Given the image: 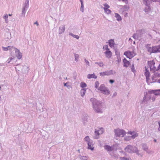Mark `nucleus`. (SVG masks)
<instances>
[{"instance_id":"4c0bfd02","label":"nucleus","mask_w":160,"mask_h":160,"mask_svg":"<svg viewBox=\"0 0 160 160\" xmlns=\"http://www.w3.org/2000/svg\"><path fill=\"white\" fill-rule=\"evenodd\" d=\"M3 18L5 19V22L6 23H7L8 22V14H6L5 16L3 17Z\"/></svg>"},{"instance_id":"7ed1b4c3","label":"nucleus","mask_w":160,"mask_h":160,"mask_svg":"<svg viewBox=\"0 0 160 160\" xmlns=\"http://www.w3.org/2000/svg\"><path fill=\"white\" fill-rule=\"evenodd\" d=\"M114 132L115 134V136L116 137H123L126 134L125 130L119 128L114 129Z\"/></svg>"},{"instance_id":"ea45409f","label":"nucleus","mask_w":160,"mask_h":160,"mask_svg":"<svg viewBox=\"0 0 160 160\" xmlns=\"http://www.w3.org/2000/svg\"><path fill=\"white\" fill-rule=\"evenodd\" d=\"M120 159L121 160H132V159L129 158H126L125 157H120Z\"/></svg>"},{"instance_id":"9b49d317","label":"nucleus","mask_w":160,"mask_h":160,"mask_svg":"<svg viewBox=\"0 0 160 160\" xmlns=\"http://www.w3.org/2000/svg\"><path fill=\"white\" fill-rule=\"evenodd\" d=\"M116 73L115 71L113 70H107L104 72H101L100 73L101 76H110L113 75Z\"/></svg>"},{"instance_id":"aec40b11","label":"nucleus","mask_w":160,"mask_h":160,"mask_svg":"<svg viewBox=\"0 0 160 160\" xmlns=\"http://www.w3.org/2000/svg\"><path fill=\"white\" fill-rule=\"evenodd\" d=\"M29 0H26L25 2L23 3L22 6V8L28 9L29 7Z\"/></svg>"},{"instance_id":"603ef678","label":"nucleus","mask_w":160,"mask_h":160,"mask_svg":"<svg viewBox=\"0 0 160 160\" xmlns=\"http://www.w3.org/2000/svg\"><path fill=\"white\" fill-rule=\"evenodd\" d=\"M19 68H21L22 66L18 65H17L16 67H15L16 70L20 71V70L19 69Z\"/></svg>"},{"instance_id":"8fccbe9b","label":"nucleus","mask_w":160,"mask_h":160,"mask_svg":"<svg viewBox=\"0 0 160 160\" xmlns=\"http://www.w3.org/2000/svg\"><path fill=\"white\" fill-rule=\"evenodd\" d=\"M121 61V58L120 56H117V60L116 61L118 63H119Z\"/></svg>"},{"instance_id":"680f3d73","label":"nucleus","mask_w":160,"mask_h":160,"mask_svg":"<svg viewBox=\"0 0 160 160\" xmlns=\"http://www.w3.org/2000/svg\"><path fill=\"white\" fill-rule=\"evenodd\" d=\"M155 90H152L151 91H149V92L150 93L152 94L153 93L154 94Z\"/></svg>"},{"instance_id":"58836bf2","label":"nucleus","mask_w":160,"mask_h":160,"mask_svg":"<svg viewBox=\"0 0 160 160\" xmlns=\"http://www.w3.org/2000/svg\"><path fill=\"white\" fill-rule=\"evenodd\" d=\"M138 134L137 133H135L133 134L131 136V138L134 139L135 138L138 137Z\"/></svg>"},{"instance_id":"864d4df0","label":"nucleus","mask_w":160,"mask_h":160,"mask_svg":"<svg viewBox=\"0 0 160 160\" xmlns=\"http://www.w3.org/2000/svg\"><path fill=\"white\" fill-rule=\"evenodd\" d=\"M85 62L86 63V65L87 66H90V64L89 62H88V61L86 59H84Z\"/></svg>"},{"instance_id":"c9c22d12","label":"nucleus","mask_w":160,"mask_h":160,"mask_svg":"<svg viewBox=\"0 0 160 160\" xmlns=\"http://www.w3.org/2000/svg\"><path fill=\"white\" fill-rule=\"evenodd\" d=\"M8 47H10L9 48H8L9 50L15 51L17 49V48L13 47L12 46H8Z\"/></svg>"},{"instance_id":"2eb2a0df","label":"nucleus","mask_w":160,"mask_h":160,"mask_svg":"<svg viewBox=\"0 0 160 160\" xmlns=\"http://www.w3.org/2000/svg\"><path fill=\"white\" fill-rule=\"evenodd\" d=\"M65 30V26L63 25L59 27L58 30V33L59 34H61L63 33Z\"/></svg>"},{"instance_id":"423d86ee","label":"nucleus","mask_w":160,"mask_h":160,"mask_svg":"<svg viewBox=\"0 0 160 160\" xmlns=\"http://www.w3.org/2000/svg\"><path fill=\"white\" fill-rule=\"evenodd\" d=\"M153 73V74L152 77V83L156 82V80L160 78V70H157Z\"/></svg>"},{"instance_id":"f8f14e48","label":"nucleus","mask_w":160,"mask_h":160,"mask_svg":"<svg viewBox=\"0 0 160 160\" xmlns=\"http://www.w3.org/2000/svg\"><path fill=\"white\" fill-rule=\"evenodd\" d=\"M156 98V97L154 95H148L147 96H145L143 97V100L142 102L145 103V101H147L150 100V99L152 100V101H155Z\"/></svg>"},{"instance_id":"4468645a","label":"nucleus","mask_w":160,"mask_h":160,"mask_svg":"<svg viewBox=\"0 0 160 160\" xmlns=\"http://www.w3.org/2000/svg\"><path fill=\"white\" fill-rule=\"evenodd\" d=\"M15 52L17 58L19 59H21L22 57V55L19 50L17 49Z\"/></svg>"},{"instance_id":"3c124183","label":"nucleus","mask_w":160,"mask_h":160,"mask_svg":"<svg viewBox=\"0 0 160 160\" xmlns=\"http://www.w3.org/2000/svg\"><path fill=\"white\" fill-rule=\"evenodd\" d=\"M115 53L116 55H117V56H120L119 52L118 50L116 49L115 50Z\"/></svg>"},{"instance_id":"cd10ccee","label":"nucleus","mask_w":160,"mask_h":160,"mask_svg":"<svg viewBox=\"0 0 160 160\" xmlns=\"http://www.w3.org/2000/svg\"><path fill=\"white\" fill-rule=\"evenodd\" d=\"M142 148L144 150L146 151L148 150V148L146 144L143 143L142 144Z\"/></svg>"},{"instance_id":"72a5a7b5","label":"nucleus","mask_w":160,"mask_h":160,"mask_svg":"<svg viewBox=\"0 0 160 160\" xmlns=\"http://www.w3.org/2000/svg\"><path fill=\"white\" fill-rule=\"evenodd\" d=\"M95 64H98L100 67H102L104 66V64L102 62H96Z\"/></svg>"},{"instance_id":"412c9836","label":"nucleus","mask_w":160,"mask_h":160,"mask_svg":"<svg viewBox=\"0 0 160 160\" xmlns=\"http://www.w3.org/2000/svg\"><path fill=\"white\" fill-rule=\"evenodd\" d=\"M110 47L111 48L113 47L115 45L114 39H111L108 41Z\"/></svg>"},{"instance_id":"6e6d98bb","label":"nucleus","mask_w":160,"mask_h":160,"mask_svg":"<svg viewBox=\"0 0 160 160\" xmlns=\"http://www.w3.org/2000/svg\"><path fill=\"white\" fill-rule=\"evenodd\" d=\"M132 37L135 39H138V38L137 36V34L134 33L132 36Z\"/></svg>"},{"instance_id":"bf43d9fd","label":"nucleus","mask_w":160,"mask_h":160,"mask_svg":"<svg viewBox=\"0 0 160 160\" xmlns=\"http://www.w3.org/2000/svg\"><path fill=\"white\" fill-rule=\"evenodd\" d=\"M119 1H122V2H125L126 4L128 3V0H118Z\"/></svg>"},{"instance_id":"052dcab7","label":"nucleus","mask_w":160,"mask_h":160,"mask_svg":"<svg viewBox=\"0 0 160 160\" xmlns=\"http://www.w3.org/2000/svg\"><path fill=\"white\" fill-rule=\"evenodd\" d=\"M68 83H69V82H67L66 83H64V86H66L67 87H68L69 86V85H67V84H68Z\"/></svg>"},{"instance_id":"a878e982","label":"nucleus","mask_w":160,"mask_h":160,"mask_svg":"<svg viewBox=\"0 0 160 160\" xmlns=\"http://www.w3.org/2000/svg\"><path fill=\"white\" fill-rule=\"evenodd\" d=\"M150 8L149 6H146L144 11L147 13H148L150 11Z\"/></svg>"},{"instance_id":"dca6fc26","label":"nucleus","mask_w":160,"mask_h":160,"mask_svg":"<svg viewBox=\"0 0 160 160\" xmlns=\"http://www.w3.org/2000/svg\"><path fill=\"white\" fill-rule=\"evenodd\" d=\"M22 71L23 73H27L28 72V69L26 66H23L22 65Z\"/></svg>"},{"instance_id":"1a4fd4ad","label":"nucleus","mask_w":160,"mask_h":160,"mask_svg":"<svg viewBox=\"0 0 160 160\" xmlns=\"http://www.w3.org/2000/svg\"><path fill=\"white\" fill-rule=\"evenodd\" d=\"M118 146L117 144L113 145L112 146H110L108 145H106L104 146L105 150L108 152H111L113 151H116L117 148V146Z\"/></svg>"},{"instance_id":"e2e57ef3","label":"nucleus","mask_w":160,"mask_h":160,"mask_svg":"<svg viewBox=\"0 0 160 160\" xmlns=\"http://www.w3.org/2000/svg\"><path fill=\"white\" fill-rule=\"evenodd\" d=\"M124 8H125V11L127 10L128 9V7L127 6H123Z\"/></svg>"},{"instance_id":"4be33fe9","label":"nucleus","mask_w":160,"mask_h":160,"mask_svg":"<svg viewBox=\"0 0 160 160\" xmlns=\"http://www.w3.org/2000/svg\"><path fill=\"white\" fill-rule=\"evenodd\" d=\"M86 88H82V89L80 91V93L81 96L83 97L86 93Z\"/></svg>"},{"instance_id":"bb28decb","label":"nucleus","mask_w":160,"mask_h":160,"mask_svg":"<svg viewBox=\"0 0 160 160\" xmlns=\"http://www.w3.org/2000/svg\"><path fill=\"white\" fill-rule=\"evenodd\" d=\"M28 9H26L24 8H22V13H21V16L22 17H24L25 16V13Z\"/></svg>"},{"instance_id":"f3484780","label":"nucleus","mask_w":160,"mask_h":160,"mask_svg":"<svg viewBox=\"0 0 160 160\" xmlns=\"http://www.w3.org/2000/svg\"><path fill=\"white\" fill-rule=\"evenodd\" d=\"M104 53L106 55V57L109 58H110L112 56V53L109 50L104 52Z\"/></svg>"},{"instance_id":"c85d7f7f","label":"nucleus","mask_w":160,"mask_h":160,"mask_svg":"<svg viewBox=\"0 0 160 160\" xmlns=\"http://www.w3.org/2000/svg\"><path fill=\"white\" fill-rule=\"evenodd\" d=\"M159 52L158 49L157 47L156 46H155L152 47V53H156L157 52Z\"/></svg>"},{"instance_id":"37998d69","label":"nucleus","mask_w":160,"mask_h":160,"mask_svg":"<svg viewBox=\"0 0 160 160\" xmlns=\"http://www.w3.org/2000/svg\"><path fill=\"white\" fill-rule=\"evenodd\" d=\"M99 82L98 81H97L95 82V87L96 88H98L99 85Z\"/></svg>"},{"instance_id":"a211bd4d","label":"nucleus","mask_w":160,"mask_h":160,"mask_svg":"<svg viewBox=\"0 0 160 160\" xmlns=\"http://www.w3.org/2000/svg\"><path fill=\"white\" fill-rule=\"evenodd\" d=\"M123 62L124 63L123 67H124L127 68L130 64L129 61L127 60L125 58L123 60Z\"/></svg>"},{"instance_id":"a18cd8bd","label":"nucleus","mask_w":160,"mask_h":160,"mask_svg":"<svg viewBox=\"0 0 160 160\" xmlns=\"http://www.w3.org/2000/svg\"><path fill=\"white\" fill-rule=\"evenodd\" d=\"M75 56V60L76 61H78V58H79V55L77 54H74Z\"/></svg>"},{"instance_id":"49530a36","label":"nucleus","mask_w":160,"mask_h":160,"mask_svg":"<svg viewBox=\"0 0 160 160\" xmlns=\"http://www.w3.org/2000/svg\"><path fill=\"white\" fill-rule=\"evenodd\" d=\"M104 10L105 11V12L107 14H109L111 12V11L110 10L108 9Z\"/></svg>"},{"instance_id":"2f4dec72","label":"nucleus","mask_w":160,"mask_h":160,"mask_svg":"<svg viewBox=\"0 0 160 160\" xmlns=\"http://www.w3.org/2000/svg\"><path fill=\"white\" fill-rule=\"evenodd\" d=\"M146 48L148 51L150 53L152 52V47L151 48L148 46H146Z\"/></svg>"},{"instance_id":"4d7b16f0","label":"nucleus","mask_w":160,"mask_h":160,"mask_svg":"<svg viewBox=\"0 0 160 160\" xmlns=\"http://www.w3.org/2000/svg\"><path fill=\"white\" fill-rule=\"evenodd\" d=\"M10 47H6V48L4 47H2L3 50L5 51L8 50V48H9Z\"/></svg>"},{"instance_id":"473e14b6","label":"nucleus","mask_w":160,"mask_h":160,"mask_svg":"<svg viewBox=\"0 0 160 160\" xmlns=\"http://www.w3.org/2000/svg\"><path fill=\"white\" fill-rule=\"evenodd\" d=\"M135 33L136 34H137V36L139 39V38L141 37V32L140 31H137Z\"/></svg>"},{"instance_id":"a19ab883","label":"nucleus","mask_w":160,"mask_h":160,"mask_svg":"<svg viewBox=\"0 0 160 160\" xmlns=\"http://www.w3.org/2000/svg\"><path fill=\"white\" fill-rule=\"evenodd\" d=\"M103 5L104 6V7L103 8L104 10L108 9L110 8L109 6L106 3L104 4Z\"/></svg>"},{"instance_id":"6ab92c4d","label":"nucleus","mask_w":160,"mask_h":160,"mask_svg":"<svg viewBox=\"0 0 160 160\" xmlns=\"http://www.w3.org/2000/svg\"><path fill=\"white\" fill-rule=\"evenodd\" d=\"M110 155L113 158L115 159H118L119 157V155L114 153L113 152H110Z\"/></svg>"},{"instance_id":"393cba45","label":"nucleus","mask_w":160,"mask_h":160,"mask_svg":"<svg viewBox=\"0 0 160 160\" xmlns=\"http://www.w3.org/2000/svg\"><path fill=\"white\" fill-rule=\"evenodd\" d=\"M115 17L117 18V20L118 21L122 20V18L120 15L117 13H115Z\"/></svg>"},{"instance_id":"e433bc0d","label":"nucleus","mask_w":160,"mask_h":160,"mask_svg":"<svg viewBox=\"0 0 160 160\" xmlns=\"http://www.w3.org/2000/svg\"><path fill=\"white\" fill-rule=\"evenodd\" d=\"M154 95H157L160 94V89L155 90Z\"/></svg>"},{"instance_id":"09e8293b","label":"nucleus","mask_w":160,"mask_h":160,"mask_svg":"<svg viewBox=\"0 0 160 160\" xmlns=\"http://www.w3.org/2000/svg\"><path fill=\"white\" fill-rule=\"evenodd\" d=\"M14 59V58L11 57L8 59L7 60V62L8 63H9L11 61Z\"/></svg>"},{"instance_id":"774afa93","label":"nucleus","mask_w":160,"mask_h":160,"mask_svg":"<svg viewBox=\"0 0 160 160\" xmlns=\"http://www.w3.org/2000/svg\"><path fill=\"white\" fill-rule=\"evenodd\" d=\"M156 82H158L159 83H160V78L159 79H158L157 80H156Z\"/></svg>"},{"instance_id":"13d9d810","label":"nucleus","mask_w":160,"mask_h":160,"mask_svg":"<svg viewBox=\"0 0 160 160\" xmlns=\"http://www.w3.org/2000/svg\"><path fill=\"white\" fill-rule=\"evenodd\" d=\"M135 133V132L134 131L131 132V131H129L128 132V134H130V135H132Z\"/></svg>"},{"instance_id":"c756f323","label":"nucleus","mask_w":160,"mask_h":160,"mask_svg":"<svg viewBox=\"0 0 160 160\" xmlns=\"http://www.w3.org/2000/svg\"><path fill=\"white\" fill-rule=\"evenodd\" d=\"M79 158L81 160H89L87 157L80 155Z\"/></svg>"},{"instance_id":"39448f33","label":"nucleus","mask_w":160,"mask_h":160,"mask_svg":"<svg viewBox=\"0 0 160 160\" xmlns=\"http://www.w3.org/2000/svg\"><path fill=\"white\" fill-rule=\"evenodd\" d=\"M148 64L151 71L152 72L158 70L157 67L156 68L157 65L153 60L148 61Z\"/></svg>"},{"instance_id":"20e7f679","label":"nucleus","mask_w":160,"mask_h":160,"mask_svg":"<svg viewBox=\"0 0 160 160\" xmlns=\"http://www.w3.org/2000/svg\"><path fill=\"white\" fill-rule=\"evenodd\" d=\"M84 140L88 145V149L93 150L94 149V147L92 140L90 139L88 136H86L84 138Z\"/></svg>"},{"instance_id":"5fc2aeb1","label":"nucleus","mask_w":160,"mask_h":160,"mask_svg":"<svg viewBox=\"0 0 160 160\" xmlns=\"http://www.w3.org/2000/svg\"><path fill=\"white\" fill-rule=\"evenodd\" d=\"M103 49L105 50H106L107 51L109 50V49L108 48V46L107 45H106L103 47Z\"/></svg>"},{"instance_id":"7c9ffc66","label":"nucleus","mask_w":160,"mask_h":160,"mask_svg":"<svg viewBox=\"0 0 160 160\" xmlns=\"http://www.w3.org/2000/svg\"><path fill=\"white\" fill-rule=\"evenodd\" d=\"M69 35L72 36V37L76 38L77 39H78L79 38V36L78 35H75L73 34L72 33L70 32L69 34Z\"/></svg>"},{"instance_id":"b1692460","label":"nucleus","mask_w":160,"mask_h":160,"mask_svg":"<svg viewBox=\"0 0 160 160\" xmlns=\"http://www.w3.org/2000/svg\"><path fill=\"white\" fill-rule=\"evenodd\" d=\"M87 78L88 79H90L91 78H94L96 79L97 78V77L94 74H88L87 75Z\"/></svg>"},{"instance_id":"79ce46f5","label":"nucleus","mask_w":160,"mask_h":160,"mask_svg":"<svg viewBox=\"0 0 160 160\" xmlns=\"http://www.w3.org/2000/svg\"><path fill=\"white\" fill-rule=\"evenodd\" d=\"M131 136H126L124 138V139L126 141H129L131 139Z\"/></svg>"},{"instance_id":"69168bd1","label":"nucleus","mask_w":160,"mask_h":160,"mask_svg":"<svg viewBox=\"0 0 160 160\" xmlns=\"http://www.w3.org/2000/svg\"><path fill=\"white\" fill-rule=\"evenodd\" d=\"M157 47L158 49L159 52H160V45L158 46H156Z\"/></svg>"},{"instance_id":"ddd939ff","label":"nucleus","mask_w":160,"mask_h":160,"mask_svg":"<svg viewBox=\"0 0 160 160\" xmlns=\"http://www.w3.org/2000/svg\"><path fill=\"white\" fill-rule=\"evenodd\" d=\"M124 55H125L128 58L131 59L134 57L136 55L133 51L131 52L129 51H128L124 52Z\"/></svg>"},{"instance_id":"0e129e2a","label":"nucleus","mask_w":160,"mask_h":160,"mask_svg":"<svg viewBox=\"0 0 160 160\" xmlns=\"http://www.w3.org/2000/svg\"><path fill=\"white\" fill-rule=\"evenodd\" d=\"M109 82L111 83H114V80H112V79H111L109 80Z\"/></svg>"},{"instance_id":"338daca9","label":"nucleus","mask_w":160,"mask_h":160,"mask_svg":"<svg viewBox=\"0 0 160 160\" xmlns=\"http://www.w3.org/2000/svg\"><path fill=\"white\" fill-rule=\"evenodd\" d=\"M157 69L158 70H160V64L158 65L157 66Z\"/></svg>"},{"instance_id":"c03bdc74","label":"nucleus","mask_w":160,"mask_h":160,"mask_svg":"<svg viewBox=\"0 0 160 160\" xmlns=\"http://www.w3.org/2000/svg\"><path fill=\"white\" fill-rule=\"evenodd\" d=\"M131 70L132 72H135L136 70L134 68V65L133 64H132L131 66Z\"/></svg>"},{"instance_id":"de8ad7c7","label":"nucleus","mask_w":160,"mask_h":160,"mask_svg":"<svg viewBox=\"0 0 160 160\" xmlns=\"http://www.w3.org/2000/svg\"><path fill=\"white\" fill-rule=\"evenodd\" d=\"M81 6L80 8V11H81L82 12H83L84 11V7L83 3L81 4Z\"/></svg>"},{"instance_id":"6e6552de","label":"nucleus","mask_w":160,"mask_h":160,"mask_svg":"<svg viewBox=\"0 0 160 160\" xmlns=\"http://www.w3.org/2000/svg\"><path fill=\"white\" fill-rule=\"evenodd\" d=\"M104 132V130L103 128H100L98 129H95L94 138L96 139L99 138V135L103 133Z\"/></svg>"},{"instance_id":"f704fd0d","label":"nucleus","mask_w":160,"mask_h":160,"mask_svg":"<svg viewBox=\"0 0 160 160\" xmlns=\"http://www.w3.org/2000/svg\"><path fill=\"white\" fill-rule=\"evenodd\" d=\"M80 87L82 88L86 87L87 85L86 83L84 82H82L80 83Z\"/></svg>"},{"instance_id":"f257e3e1","label":"nucleus","mask_w":160,"mask_h":160,"mask_svg":"<svg viewBox=\"0 0 160 160\" xmlns=\"http://www.w3.org/2000/svg\"><path fill=\"white\" fill-rule=\"evenodd\" d=\"M90 101L92 102L94 110L97 112H102L103 108L102 102L95 98H92Z\"/></svg>"},{"instance_id":"5701e85b","label":"nucleus","mask_w":160,"mask_h":160,"mask_svg":"<svg viewBox=\"0 0 160 160\" xmlns=\"http://www.w3.org/2000/svg\"><path fill=\"white\" fill-rule=\"evenodd\" d=\"M151 1V0H144L143 3L146 6H149Z\"/></svg>"},{"instance_id":"9d476101","label":"nucleus","mask_w":160,"mask_h":160,"mask_svg":"<svg viewBox=\"0 0 160 160\" xmlns=\"http://www.w3.org/2000/svg\"><path fill=\"white\" fill-rule=\"evenodd\" d=\"M144 75L145 76L146 79V81L147 83L149 84L150 83H152V80H150L149 77L150 76V72L146 67H145Z\"/></svg>"},{"instance_id":"0eeeda50","label":"nucleus","mask_w":160,"mask_h":160,"mask_svg":"<svg viewBox=\"0 0 160 160\" xmlns=\"http://www.w3.org/2000/svg\"><path fill=\"white\" fill-rule=\"evenodd\" d=\"M98 89L101 91L102 93L104 94L109 95L110 93V91L107 88L105 87V85L103 84H101Z\"/></svg>"},{"instance_id":"f03ea898","label":"nucleus","mask_w":160,"mask_h":160,"mask_svg":"<svg viewBox=\"0 0 160 160\" xmlns=\"http://www.w3.org/2000/svg\"><path fill=\"white\" fill-rule=\"evenodd\" d=\"M125 150L126 152L128 153H136L138 155H139V151L138 150L137 148L134 146H133L131 145H128L125 148Z\"/></svg>"}]
</instances>
